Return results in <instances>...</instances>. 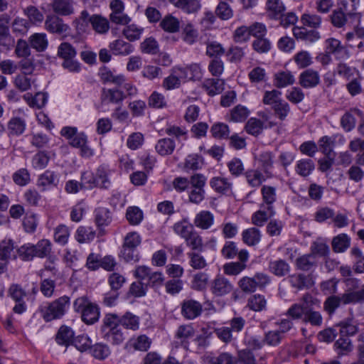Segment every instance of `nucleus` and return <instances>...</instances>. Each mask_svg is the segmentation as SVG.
Returning a JSON list of instances; mask_svg holds the SVG:
<instances>
[{"instance_id":"obj_1","label":"nucleus","mask_w":364,"mask_h":364,"mask_svg":"<svg viewBox=\"0 0 364 364\" xmlns=\"http://www.w3.org/2000/svg\"><path fill=\"white\" fill-rule=\"evenodd\" d=\"M120 325L126 329L135 331L139 328L140 318L129 311L121 316L111 313L105 314L100 329L102 338L112 346L122 345L126 336Z\"/></svg>"},{"instance_id":"obj_2","label":"nucleus","mask_w":364,"mask_h":364,"mask_svg":"<svg viewBox=\"0 0 364 364\" xmlns=\"http://www.w3.org/2000/svg\"><path fill=\"white\" fill-rule=\"evenodd\" d=\"M70 306V298L63 296L49 303L44 310H42L43 317L46 321L62 318Z\"/></svg>"},{"instance_id":"obj_3","label":"nucleus","mask_w":364,"mask_h":364,"mask_svg":"<svg viewBox=\"0 0 364 364\" xmlns=\"http://www.w3.org/2000/svg\"><path fill=\"white\" fill-rule=\"evenodd\" d=\"M74 308L75 311L81 312L82 321L87 324H93L99 319L100 311L97 305L90 303L83 297L75 301Z\"/></svg>"},{"instance_id":"obj_4","label":"nucleus","mask_w":364,"mask_h":364,"mask_svg":"<svg viewBox=\"0 0 364 364\" xmlns=\"http://www.w3.org/2000/svg\"><path fill=\"white\" fill-rule=\"evenodd\" d=\"M326 53L333 55L337 59L346 60L349 58L350 53L346 47L336 38H328L325 42Z\"/></svg>"},{"instance_id":"obj_5","label":"nucleus","mask_w":364,"mask_h":364,"mask_svg":"<svg viewBox=\"0 0 364 364\" xmlns=\"http://www.w3.org/2000/svg\"><path fill=\"white\" fill-rule=\"evenodd\" d=\"M210 291L216 296H223L230 293L233 285L225 277L218 275L210 283Z\"/></svg>"},{"instance_id":"obj_6","label":"nucleus","mask_w":364,"mask_h":364,"mask_svg":"<svg viewBox=\"0 0 364 364\" xmlns=\"http://www.w3.org/2000/svg\"><path fill=\"white\" fill-rule=\"evenodd\" d=\"M203 310L201 304L193 299H186L181 304V314L186 319L192 320L199 316Z\"/></svg>"},{"instance_id":"obj_7","label":"nucleus","mask_w":364,"mask_h":364,"mask_svg":"<svg viewBox=\"0 0 364 364\" xmlns=\"http://www.w3.org/2000/svg\"><path fill=\"white\" fill-rule=\"evenodd\" d=\"M344 144L346 140L343 135L323 136L318 141L321 152L326 156H329L333 152L336 143Z\"/></svg>"},{"instance_id":"obj_8","label":"nucleus","mask_w":364,"mask_h":364,"mask_svg":"<svg viewBox=\"0 0 364 364\" xmlns=\"http://www.w3.org/2000/svg\"><path fill=\"white\" fill-rule=\"evenodd\" d=\"M186 77L181 67H174L171 69V74L164 80L163 87L167 90L178 88L181 81H185Z\"/></svg>"},{"instance_id":"obj_9","label":"nucleus","mask_w":364,"mask_h":364,"mask_svg":"<svg viewBox=\"0 0 364 364\" xmlns=\"http://www.w3.org/2000/svg\"><path fill=\"white\" fill-rule=\"evenodd\" d=\"M46 30L53 33L64 34L69 30V26L64 23L63 21L55 15H49L45 21Z\"/></svg>"},{"instance_id":"obj_10","label":"nucleus","mask_w":364,"mask_h":364,"mask_svg":"<svg viewBox=\"0 0 364 364\" xmlns=\"http://www.w3.org/2000/svg\"><path fill=\"white\" fill-rule=\"evenodd\" d=\"M262 196L261 207H267L275 210L274 203L277 199V188L269 185H264L260 190Z\"/></svg>"},{"instance_id":"obj_11","label":"nucleus","mask_w":364,"mask_h":364,"mask_svg":"<svg viewBox=\"0 0 364 364\" xmlns=\"http://www.w3.org/2000/svg\"><path fill=\"white\" fill-rule=\"evenodd\" d=\"M348 46L357 48L359 51H364V28H355L353 31L346 34Z\"/></svg>"},{"instance_id":"obj_12","label":"nucleus","mask_w":364,"mask_h":364,"mask_svg":"<svg viewBox=\"0 0 364 364\" xmlns=\"http://www.w3.org/2000/svg\"><path fill=\"white\" fill-rule=\"evenodd\" d=\"M320 82L318 73L312 69H307L299 75V84L304 88H311L317 86Z\"/></svg>"},{"instance_id":"obj_13","label":"nucleus","mask_w":364,"mask_h":364,"mask_svg":"<svg viewBox=\"0 0 364 364\" xmlns=\"http://www.w3.org/2000/svg\"><path fill=\"white\" fill-rule=\"evenodd\" d=\"M151 341L149 338L146 335H140L131 338L125 345V348L127 350L134 349L139 351H146L150 346Z\"/></svg>"},{"instance_id":"obj_14","label":"nucleus","mask_w":364,"mask_h":364,"mask_svg":"<svg viewBox=\"0 0 364 364\" xmlns=\"http://www.w3.org/2000/svg\"><path fill=\"white\" fill-rule=\"evenodd\" d=\"M275 214V210L259 205V209L252 215V223L256 226L262 227Z\"/></svg>"},{"instance_id":"obj_15","label":"nucleus","mask_w":364,"mask_h":364,"mask_svg":"<svg viewBox=\"0 0 364 364\" xmlns=\"http://www.w3.org/2000/svg\"><path fill=\"white\" fill-rule=\"evenodd\" d=\"M169 2L188 14H196L201 9L200 0H169Z\"/></svg>"},{"instance_id":"obj_16","label":"nucleus","mask_w":364,"mask_h":364,"mask_svg":"<svg viewBox=\"0 0 364 364\" xmlns=\"http://www.w3.org/2000/svg\"><path fill=\"white\" fill-rule=\"evenodd\" d=\"M74 336V331L70 327L62 326L55 335V341L58 345L68 348L69 346L72 345Z\"/></svg>"},{"instance_id":"obj_17","label":"nucleus","mask_w":364,"mask_h":364,"mask_svg":"<svg viewBox=\"0 0 364 364\" xmlns=\"http://www.w3.org/2000/svg\"><path fill=\"white\" fill-rule=\"evenodd\" d=\"M193 223L198 228L208 230L214 223V215L208 210H201L196 215Z\"/></svg>"},{"instance_id":"obj_18","label":"nucleus","mask_w":364,"mask_h":364,"mask_svg":"<svg viewBox=\"0 0 364 364\" xmlns=\"http://www.w3.org/2000/svg\"><path fill=\"white\" fill-rule=\"evenodd\" d=\"M14 252V244L11 240L4 241L0 245V274L6 271V264Z\"/></svg>"},{"instance_id":"obj_19","label":"nucleus","mask_w":364,"mask_h":364,"mask_svg":"<svg viewBox=\"0 0 364 364\" xmlns=\"http://www.w3.org/2000/svg\"><path fill=\"white\" fill-rule=\"evenodd\" d=\"M112 173L111 169L107 165H100L96 170L95 178L97 187L101 188H107L109 187L111 182L109 176Z\"/></svg>"},{"instance_id":"obj_20","label":"nucleus","mask_w":364,"mask_h":364,"mask_svg":"<svg viewBox=\"0 0 364 364\" xmlns=\"http://www.w3.org/2000/svg\"><path fill=\"white\" fill-rule=\"evenodd\" d=\"M176 148L175 141L171 138L165 137L159 139L155 144V150L161 156L172 154Z\"/></svg>"},{"instance_id":"obj_21","label":"nucleus","mask_w":364,"mask_h":364,"mask_svg":"<svg viewBox=\"0 0 364 364\" xmlns=\"http://www.w3.org/2000/svg\"><path fill=\"white\" fill-rule=\"evenodd\" d=\"M225 82L222 79L208 78L203 83V88L208 95L214 96L224 90Z\"/></svg>"},{"instance_id":"obj_22","label":"nucleus","mask_w":364,"mask_h":364,"mask_svg":"<svg viewBox=\"0 0 364 364\" xmlns=\"http://www.w3.org/2000/svg\"><path fill=\"white\" fill-rule=\"evenodd\" d=\"M58 182L57 174L55 172L47 170L39 176L37 181V186L41 188L42 191H46L51 186H56Z\"/></svg>"},{"instance_id":"obj_23","label":"nucleus","mask_w":364,"mask_h":364,"mask_svg":"<svg viewBox=\"0 0 364 364\" xmlns=\"http://www.w3.org/2000/svg\"><path fill=\"white\" fill-rule=\"evenodd\" d=\"M109 48L115 55H127L132 53L134 47L129 43L117 39L109 43Z\"/></svg>"},{"instance_id":"obj_24","label":"nucleus","mask_w":364,"mask_h":364,"mask_svg":"<svg viewBox=\"0 0 364 364\" xmlns=\"http://www.w3.org/2000/svg\"><path fill=\"white\" fill-rule=\"evenodd\" d=\"M331 24L337 28H345L348 25V14L344 11L336 8L329 16Z\"/></svg>"},{"instance_id":"obj_25","label":"nucleus","mask_w":364,"mask_h":364,"mask_svg":"<svg viewBox=\"0 0 364 364\" xmlns=\"http://www.w3.org/2000/svg\"><path fill=\"white\" fill-rule=\"evenodd\" d=\"M93 30L99 34H105L109 29L108 20L101 15L94 14L89 18Z\"/></svg>"},{"instance_id":"obj_26","label":"nucleus","mask_w":364,"mask_h":364,"mask_svg":"<svg viewBox=\"0 0 364 364\" xmlns=\"http://www.w3.org/2000/svg\"><path fill=\"white\" fill-rule=\"evenodd\" d=\"M293 33L296 38L313 43L320 38L319 33L314 29L308 30L304 27H294Z\"/></svg>"},{"instance_id":"obj_27","label":"nucleus","mask_w":364,"mask_h":364,"mask_svg":"<svg viewBox=\"0 0 364 364\" xmlns=\"http://www.w3.org/2000/svg\"><path fill=\"white\" fill-rule=\"evenodd\" d=\"M210 187L217 193L225 194L232 188V183L223 177L215 176L209 181Z\"/></svg>"},{"instance_id":"obj_28","label":"nucleus","mask_w":364,"mask_h":364,"mask_svg":"<svg viewBox=\"0 0 364 364\" xmlns=\"http://www.w3.org/2000/svg\"><path fill=\"white\" fill-rule=\"evenodd\" d=\"M159 26L167 33H175L180 29V21L172 14H168L161 19Z\"/></svg>"},{"instance_id":"obj_29","label":"nucleus","mask_w":364,"mask_h":364,"mask_svg":"<svg viewBox=\"0 0 364 364\" xmlns=\"http://www.w3.org/2000/svg\"><path fill=\"white\" fill-rule=\"evenodd\" d=\"M358 322L354 318H347L340 322V333L342 336H352L358 331Z\"/></svg>"},{"instance_id":"obj_30","label":"nucleus","mask_w":364,"mask_h":364,"mask_svg":"<svg viewBox=\"0 0 364 364\" xmlns=\"http://www.w3.org/2000/svg\"><path fill=\"white\" fill-rule=\"evenodd\" d=\"M248 185L252 188H257L266 181V176L258 169H249L245 173Z\"/></svg>"},{"instance_id":"obj_31","label":"nucleus","mask_w":364,"mask_h":364,"mask_svg":"<svg viewBox=\"0 0 364 364\" xmlns=\"http://www.w3.org/2000/svg\"><path fill=\"white\" fill-rule=\"evenodd\" d=\"M269 271L277 277H284L290 272L289 264L283 259L271 261L269 264Z\"/></svg>"},{"instance_id":"obj_32","label":"nucleus","mask_w":364,"mask_h":364,"mask_svg":"<svg viewBox=\"0 0 364 364\" xmlns=\"http://www.w3.org/2000/svg\"><path fill=\"white\" fill-rule=\"evenodd\" d=\"M126 97L123 91L118 89H108L103 91L102 100L105 103L119 104Z\"/></svg>"},{"instance_id":"obj_33","label":"nucleus","mask_w":364,"mask_h":364,"mask_svg":"<svg viewBox=\"0 0 364 364\" xmlns=\"http://www.w3.org/2000/svg\"><path fill=\"white\" fill-rule=\"evenodd\" d=\"M274 154L270 151H263L257 158L259 167L264 173L269 177L270 170L273 168Z\"/></svg>"},{"instance_id":"obj_34","label":"nucleus","mask_w":364,"mask_h":364,"mask_svg":"<svg viewBox=\"0 0 364 364\" xmlns=\"http://www.w3.org/2000/svg\"><path fill=\"white\" fill-rule=\"evenodd\" d=\"M341 297L343 305L364 303V287L359 291H347Z\"/></svg>"},{"instance_id":"obj_35","label":"nucleus","mask_w":364,"mask_h":364,"mask_svg":"<svg viewBox=\"0 0 364 364\" xmlns=\"http://www.w3.org/2000/svg\"><path fill=\"white\" fill-rule=\"evenodd\" d=\"M267 10L268 16L271 18L277 19L284 12L285 7L281 0H268L267 2Z\"/></svg>"},{"instance_id":"obj_36","label":"nucleus","mask_w":364,"mask_h":364,"mask_svg":"<svg viewBox=\"0 0 364 364\" xmlns=\"http://www.w3.org/2000/svg\"><path fill=\"white\" fill-rule=\"evenodd\" d=\"M315 168L314 161L310 159H302L299 160L295 166V171L301 176H309Z\"/></svg>"},{"instance_id":"obj_37","label":"nucleus","mask_w":364,"mask_h":364,"mask_svg":"<svg viewBox=\"0 0 364 364\" xmlns=\"http://www.w3.org/2000/svg\"><path fill=\"white\" fill-rule=\"evenodd\" d=\"M52 6L53 11L59 15L68 16L74 12L72 0H55Z\"/></svg>"},{"instance_id":"obj_38","label":"nucleus","mask_w":364,"mask_h":364,"mask_svg":"<svg viewBox=\"0 0 364 364\" xmlns=\"http://www.w3.org/2000/svg\"><path fill=\"white\" fill-rule=\"evenodd\" d=\"M31 47L38 52L43 51L48 45V41L46 33H36L29 38Z\"/></svg>"},{"instance_id":"obj_39","label":"nucleus","mask_w":364,"mask_h":364,"mask_svg":"<svg viewBox=\"0 0 364 364\" xmlns=\"http://www.w3.org/2000/svg\"><path fill=\"white\" fill-rule=\"evenodd\" d=\"M26 122L23 119L14 117L8 122V131L10 135L18 136L22 134L26 129Z\"/></svg>"},{"instance_id":"obj_40","label":"nucleus","mask_w":364,"mask_h":364,"mask_svg":"<svg viewBox=\"0 0 364 364\" xmlns=\"http://www.w3.org/2000/svg\"><path fill=\"white\" fill-rule=\"evenodd\" d=\"M360 0H337V7L348 14L350 18L355 17Z\"/></svg>"},{"instance_id":"obj_41","label":"nucleus","mask_w":364,"mask_h":364,"mask_svg":"<svg viewBox=\"0 0 364 364\" xmlns=\"http://www.w3.org/2000/svg\"><path fill=\"white\" fill-rule=\"evenodd\" d=\"M243 242L249 246L258 244L261 240V232L256 228H250L245 230L242 233Z\"/></svg>"},{"instance_id":"obj_42","label":"nucleus","mask_w":364,"mask_h":364,"mask_svg":"<svg viewBox=\"0 0 364 364\" xmlns=\"http://www.w3.org/2000/svg\"><path fill=\"white\" fill-rule=\"evenodd\" d=\"M274 80L275 86L279 88H282L293 85L295 82V78L290 71L287 70L276 73Z\"/></svg>"},{"instance_id":"obj_43","label":"nucleus","mask_w":364,"mask_h":364,"mask_svg":"<svg viewBox=\"0 0 364 364\" xmlns=\"http://www.w3.org/2000/svg\"><path fill=\"white\" fill-rule=\"evenodd\" d=\"M350 238L344 233L334 237L332 240V248L335 252H343L350 246Z\"/></svg>"},{"instance_id":"obj_44","label":"nucleus","mask_w":364,"mask_h":364,"mask_svg":"<svg viewBox=\"0 0 364 364\" xmlns=\"http://www.w3.org/2000/svg\"><path fill=\"white\" fill-rule=\"evenodd\" d=\"M35 257L39 258L47 257L51 252L52 244L50 240L42 239L36 245L33 244Z\"/></svg>"},{"instance_id":"obj_45","label":"nucleus","mask_w":364,"mask_h":364,"mask_svg":"<svg viewBox=\"0 0 364 364\" xmlns=\"http://www.w3.org/2000/svg\"><path fill=\"white\" fill-rule=\"evenodd\" d=\"M30 26L28 20L18 16L14 19L11 26L16 36H24L28 33Z\"/></svg>"},{"instance_id":"obj_46","label":"nucleus","mask_w":364,"mask_h":364,"mask_svg":"<svg viewBox=\"0 0 364 364\" xmlns=\"http://www.w3.org/2000/svg\"><path fill=\"white\" fill-rule=\"evenodd\" d=\"M75 237L80 243L89 242L94 240L95 232L90 227L80 226L76 230Z\"/></svg>"},{"instance_id":"obj_47","label":"nucleus","mask_w":364,"mask_h":364,"mask_svg":"<svg viewBox=\"0 0 364 364\" xmlns=\"http://www.w3.org/2000/svg\"><path fill=\"white\" fill-rule=\"evenodd\" d=\"M186 75L185 80H200L203 77V71L200 65L193 63L187 67L181 68Z\"/></svg>"},{"instance_id":"obj_48","label":"nucleus","mask_w":364,"mask_h":364,"mask_svg":"<svg viewBox=\"0 0 364 364\" xmlns=\"http://www.w3.org/2000/svg\"><path fill=\"white\" fill-rule=\"evenodd\" d=\"M90 352L95 358L103 360L110 355L111 350L108 345L103 343H97L92 346Z\"/></svg>"},{"instance_id":"obj_49","label":"nucleus","mask_w":364,"mask_h":364,"mask_svg":"<svg viewBox=\"0 0 364 364\" xmlns=\"http://www.w3.org/2000/svg\"><path fill=\"white\" fill-rule=\"evenodd\" d=\"M198 37V30L194 26L188 23L182 29V39L188 45H193L197 41Z\"/></svg>"},{"instance_id":"obj_50","label":"nucleus","mask_w":364,"mask_h":364,"mask_svg":"<svg viewBox=\"0 0 364 364\" xmlns=\"http://www.w3.org/2000/svg\"><path fill=\"white\" fill-rule=\"evenodd\" d=\"M267 300L264 296L257 294L251 296L247 300V306L252 311H262L265 309Z\"/></svg>"},{"instance_id":"obj_51","label":"nucleus","mask_w":364,"mask_h":364,"mask_svg":"<svg viewBox=\"0 0 364 364\" xmlns=\"http://www.w3.org/2000/svg\"><path fill=\"white\" fill-rule=\"evenodd\" d=\"M173 230L184 239L187 238L194 231L193 225L186 219L175 223Z\"/></svg>"},{"instance_id":"obj_52","label":"nucleus","mask_w":364,"mask_h":364,"mask_svg":"<svg viewBox=\"0 0 364 364\" xmlns=\"http://www.w3.org/2000/svg\"><path fill=\"white\" fill-rule=\"evenodd\" d=\"M316 266V259L311 254L304 255L296 260V267L302 271H309Z\"/></svg>"},{"instance_id":"obj_53","label":"nucleus","mask_w":364,"mask_h":364,"mask_svg":"<svg viewBox=\"0 0 364 364\" xmlns=\"http://www.w3.org/2000/svg\"><path fill=\"white\" fill-rule=\"evenodd\" d=\"M230 132L228 126L223 122L215 123L210 128L212 136L218 139H228Z\"/></svg>"},{"instance_id":"obj_54","label":"nucleus","mask_w":364,"mask_h":364,"mask_svg":"<svg viewBox=\"0 0 364 364\" xmlns=\"http://www.w3.org/2000/svg\"><path fill=\"white\" fill-rule=\"evenodd\" d=\"M95 222L97 226H107L112 222L110 211L106 208H98L95 210Z\"/></svg>"},{"instance_id":"obj_55","label":"nucleus","mask_w":364,"mask_h":364,"mask_svg":"<svg viewBox=\"0 0 364 364\" xmlns=\"http://www.w3.org/2000/svg\"><path fill=\"white\" fill-rule=\"evenodd\" d=\"M293 59L299 68H307L313 63L311 55L306 50H301L296 53Z\"/></svg>"},{"instance_id":"obj_56","label":"nucleus","mask_w":364,"mask_h":364,"mask_svg":"<svg viewBox=\"0 0 364 364\" xmlns=\"http://www.w3.org/2000/svg\"><path fill=\"white\" fill-rule=\"evenodd\" d=\"M12 179L15 184L25 186L31 181L30 173L25 168H20L13 173Z\"/></svg>"},{"instance_id":"obj_57","label":"nucleus","mask_w":364,"mask_h":364,"mask_svg":"<svg viewBox=\"0 0 364 364\" xmlns=\"http://www.w3.org/2000/svg\"><path fill=\"white\" fill-rule=\"evenodd\" d=\"M38 224L37 215L33 213H26L23 220V227L28 233H33L36 231Z\"/></svg>"},{"instance_id":"obj_58","label":"nucleus","mask_w":364,"mask_h":364,"mask_svg":"<svg viewBox=\"0 0 364 364\" xmlns=\"http://www.w3.org/2000/svg\"><path fill=\"white\" fill-rule=\"evenodd\" d=\"M264 129V123L257 118H250L245 124L246 132L253 136L259 135Z\"/></svg>"},{"instance_id":"obj_59","label":"nucleus","mask_w":364,"mask_h":364,"mask_svg":"<svg viewBox=\"0 0 364 364\" xmlns=\"http://www.w3.org/2000/svg\"><path fill=\"white\" fill-rule=\"evenodd\" d=\"M126 217L131 225H139L143 220V213L136 206L129 207L127 210Z\"/></svg>"},{"instance_id":"obj_60","label":"nucleus","mask_w":364,"mask_h":364,"mask_svg":"<svg viewBox=\"0 0 364 364\" xmlns=\"http://www.w3.org/2000/svg\"><path fill=\"white\" fill-rule=\"evenodd\" d=\"M76 50L75 48L69 43L64 42L60 44L58 48V55L64 60L75 58L76 57Z\"/></svg>"},{"instance_id":"obj_61","label":"nucleus","mask_w":364,"mask_h":364,"mask_svg":"<svg viewBox=\"0 0 364 364\" xmlns=\"http://www.w3.org/2000/svg\"><path fill=\"white\" fill-rule=\"evenodd\" d=\"M284 336L281 334V331L277 330L268 331L264 333L263 338L264 343L270 346H277L280 344Z\"/></svg>"},{"instance_id":"obj_62","label":"nucleus","mask_w":364,"mask_h":364,"mask_svg":"<svg viewBox=\"0 0 364 364\" xmlns=\"http://www.w3.org/2000/svg\"><path fill=\"white\" fill-rule=\"evenodd\" d=\"M144 141V134L141 132H133L129 135L127 139V146L131 150H136L141 148Z\"/></svg>"},{"instance_id":"obj_63","label":"nucleus","mask_w":364,"mask_h":364,"mask_svg":"<svg viewBox=\"0 0 364 364\" xmlns=\"http://www.w3.org/2000/svg\"><path fill=\"white\" fill-rule=\"evenodd\" d=\"M166 104L164 95L156 91L153 92L148 100L149 106L155 109H162L166 107Z\"/></svg>"},{"instance_id":"obj_64","label":"nucleus","mask_w":364,"mask_h":364,"mask_svg":"<svg viewBox=\"0 0 364 364\" xmlns=\"http://www.w3.org/2000/svg\"><path fill=\"white\" fill-rule=\"evenodd\" d=\"M236 361L239 364H257L255 355L250 349L239 350Z\"/></svg>"}]
</instances>
